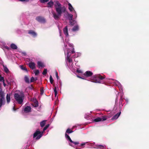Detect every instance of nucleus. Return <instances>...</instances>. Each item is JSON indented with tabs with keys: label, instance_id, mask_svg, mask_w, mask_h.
Here are the masks:
<instances>
[{
	"label": "nucleus",
	"instance_id": "dca6fc26",
	"mask_svg": "<svg viewBox=\"0 0 149 149\" xmlns=\"http://www.w3.org/2000/svg\"><path fill=\"white\" fill-rule=\"evenodd\" d=\"M31 109V107L27 106L24 109V112H30Z\"/></svg>",
	"mask_w": 149,
	"mask_h": 149
},
{
	"label": "nucleus",
	"instance_id": "603ef678",
	"mask_svg": "<svg viewBox=\"0 0 149 149\" xmlns=\"http://www.w3.org/2000/svg\"><path fill=\"white\" fill-rule=\"evenodd\" d=\"M72 54H73L75 53L74 52V50H73L72 51Z\"/></svg>",
	"mask_w": 149,
	"mask_h": 149
},
{
	"label": "nucleus",
	"instance_id": "4468645a",
	"mask_svg": "<svg viewBox=\"0 0 149 149\" xmlns=\"http://www.w3.org/2000/svg\"><path fill=\"white\" fill-rule=\"evenodd\" d=\"M47 5L48 7L52 8L54 5V2L52 0H51L47 3Z\"/></svg>",
	"mask_w": 149,
	"mask_h": 149
},
{
	"label": "nucleus",
	"instance_id": "0eeeda50",
	"mask_svg": "<svg viewBox=\"0 0 149 149\" xmlns=\"http://www.w3.org/2000/svg\"><path fill=\"white\" fill-rule=\"evenodd\" d=\"M107 119V117L106 116H103L101 117H98L95 118L94 121L95 122H98L101 121H103Z\"/></svg>",
	"mask_w": 149,
	"mask_h": 149
},
{
	"label": "nucleus",
	"instance_id": "c03bdc74",
	"mask_svg": "<svg viewBox=\"0 0 149 149\" xmlns=\"http://www.w3.org/2000/svg\"><path fill=\"white\" fill-rule=\"evenodd\" d=\"M22 54L24 56H26V53L25 52H22Z\"/></svg>",
	"mask_w": 149,
	"mask_h": 149
},
{
	"label": "nucleus",
	"instance_id": "473e14b6",
	"mask_svg": "<svg viewBox=\"0 0 149 149\" xmlns=\"http://www.w3.org/2000/svg\"><path fill=\"white\" fill-rule=\"evenodd\" d=\"M47 70L46 69H44V70L42 73V74L44 75H45L47 73Z\"/></svg>",
	"mask_w": 149,
	"mask_h": 149
},
{
	"label": "nucleus",
	"instance_id": "5701e85b",
	"mask_svg": "<svg viewBox=\"0 0 149 149\" xmlns=\"http://www.w3.org/2000/svg\"><path fill=\"white\" fill-rule=\"evenodd\" d=\"M68 5L69 6L68 8L69 10L70 11H72L74 9L71 4L70 3H69L68 4Z\"/></svg>",
	"mask_w": 149,
	"mask_h": 149
},
{
	"label": "nucleus",
	"instance_id": "e433bc0d",
	"mask_svg": "<svg viewBox=\"0 0 149 149\" xmlns=\"http://www.w3.org/2000/svg\"><path fill=\"white\" fill-rule=\"evenodd\" d=\"M39 73V71L38 70H36L35 72V75L36 76L38 75Z\"/></svg>",
	"mask_w": 149,
	"mask_h": 149
},
{
	"label": "nucleus",
	"instance_id": "9b49d317",
	"mask_svg": "<svg viewBox=\"0 0 149 149\" xmlns=\"http://www.w3.org/2000/svg\"><path fill=\"white\" fill-rule=\"evenodd\" d=\"M63 31L66 36H68V26H65V27L63 28Z\"/></svg>",
	"mask_w": 149,
	"mask_h": 149
},
{
	"label": "nucleus",
	"instance_id": "c9c22d12",
	"mask_svg": "<svg viewBox=\"0 0 149 149\" xmlns=\"http://www.w3.org/2000/svg\"><path fill=\"white\" fill-rule=\"evenodd\" d=\"M36 79H35L33 77H32L30 79V82H33L34 81H36Z\"/></svg>",
	"mask_w": 149,
	"mask_h": 149
},
{
	"label": "nucleus",
	"instance_id": "ddd939ff",
	"mask_svg": "<svg viewBox=\"0 0 149 149\" xmlns=\"http://www.w3.org/2000/svg\"><path fill=\"white\" fill-rule=\"evenodd\" d=\"M28 33L29 34H31L32 36L34 37L36 36H37L36 33L33 30L29 31Z\"/></svg>",
	"mask_w": 149,
	"mask_h": 149
},
{
	"label": "nucleus",
	"instance_id": "4c0bfd02",
	"mask_svg": "<svg viewBox=\"0 0 149 149\" xmlns=\"http://www.w3.org/2000/svg\"><path fill=\"white\" fill-rule=\"evenodd\" d=\"M40 94L41 95H43L44 93V90L42 88H41L40 90Z\"/></svg>",
	"mask_w": 149,
	"mask_h": 149
},
{
	"label": "nucleus",
	"instance_id": "6ab92c4d",
	"mask_svg": "<svg viewBox=\"0 0 149 149\" xmlns=\"http://www.w3.org/2000/svg\"><path fill=\"white\" fill-rule=\"evenodd\" d=\"M79 26L78 25H77L74 26L72 29L73 31H78L79 30Z\"/></svg>",
	"mask_w": 149,
	"mask_h": 149
},
{
	"label": "nucleus",
	"instance_id": "5fc2aeb1",
	"mask_svg": "<svg viewBox=\"0 0 149 149\" xmlns=\"http://www.w3.org/2000/svg\"><path fill=\"white\" fill-rule=\"evenodd\" d=\"M78 77H79V78H81L82 79V78L81 77H79V76H78Z\"/></svg>",
	"mask_w": 149,
	"mask_h": 149
},
{
	"label": "nucleus",
	"instance_id": "1a4fd4ad",
	"mask_svg": "<svg viewBox=\"0 0 149 149\" xmlns=\"http://www.w3.org/2000/svg\"><path fill=\"white\" fill-rule=\"evenodd\" d=\"M29 68L32 70L35 69L36 68L35 63L33 62L29 63Z\"/></svg>",
	"mask_w": 149,
	"mask_h": 149
},
{
	"label": "nucleus",
	"instance_id": "20e7f679",
	"mask_svg": "<svg viewBox=\"0 0 149 149\" xmlns=\"http://www.w3.org/2000/svg\"><path fill=\"white\" fill-rule=\"evenodd\" d=\"M65 137L67 140L68 141V143L70 146L74 147V145L79 144V142L78 141L74 142L73 141L69 135L67 134H65Z\"/></svg>",
	"mask_w": 149,
	"mask_h": 149
},
{
	"label": "nucleus",
	"instance_id": "c756f323",
	"mask_svg": "<svg viewBox=\"0 0 149 149\" xmlns=\"http://www.w3.org/2000/svg\"><path fill=\"white\" fill-rule=\"evenodd\" d=\"M4 98H0V108L2 106L3 104V100Z\"/></svg>",
	"mask_w": 149,
	"mask_h": 149
},
{
	"label": "nucleus",
	"instance_id": "2eb2a0df",
	"mask_svg": "<svg viewBox=\"0 0 149 149\" xmlns=\"http://www.w3.org/2000/svg\"><path fill=\"white\" fill-rule=\"evenodd\" d=\"M11 49H17V46L14 43H12L10 45Z\"/></svg>",
	"mask_w": 149,
	"mask_h": 149
},
{
	"label": "nucleus",
	"instance_id": "7c9ffc66",
	"mask_svg": "<svg viewBox=\"0 0 149 149\" xmlns=\"http://www.w3.org/2000/svg\"><path fill=\"white\" fill-rule=\"evenodd\" d=\"M67 59L69 63H70L72 62V59L70 58L69 56H67Z\"/></svg>",
	"mask_w": 149,
	"mask_h": 149
},
{
	"label": "nucleus",
	"instance_id": "c85d7f7f",
	"mask_svg": "<svg viewBox=\"0 0 149 149\" xmlns=\"http://www.w3.org/2000/svg\"><path fill=\"white\" fill-rule=\"evenodd\" d=\"M73 132V131L71 130L70 129H68L66 131V133H65V134H67V133H68V134L71 133Z\"/></svg>",
	"mask_w": 149,
	"mask_h": 149
},
{
	"label": "nucleus",
	"instance_id": "72a5a7b5",
	"mask_svg": "<svg viewBox=\"0 0 149 149\" xmlns=\"http://www.w3.org/2000/svg\"><path fill=\"white\" fill-rule=\"evenodd\" d=\"M40 2L42 3H44L47 2L49 1V0H40Z\"/></svg>",
	"mask_w": 149,
	"mask_h": 149
},
{
	"label": "nucleus",
	"instance_id": "8fccbe9b",
	"mask_svg": "<svg viewBox=\"0 0 149 149\" xmlns=\"http://www.w3.org/2000/svg\"><path fill=\"white\" fill-rule=\"evenodd\" d=\"M57 94V92H54V95L55 97H56Z\"/></svg>",
	"mask_w": 149,
	"mask_h": 149
},
{
	"label": "nucleus",
	"instance_id": "f8f14e48",
	"mask_svg": "<svg viewBox=\"0 0 149 149\" xmlns=\"http://www.w3.org/2000/svg\"><path fill=\"white\" fill-rule=\"evenodd\" d=\"M121 112H118L116 115L114 116L111 119L112 120H114L117 119L120 116Z\"/></svg>",
	"mask_w": 149,
	"mask_h": 149
},
{
	"label": "nucleus",
	"instance_id": "3c124183",
	"mask_svg": "<svg viewBox=\"0 0 149 149\" xmlns=\"http://www.w3.org/2000/svg\"><path fill=\"white\" fill-rule=\"evenodd\" d=\"M13 110L14 111H16V109H15V108L14 107L13 108Z\"/></svg>",
	"mask_w": 149,
	"mask_h": 149
},
{
	"label": "nucleus",
	"instance_id": "79ce46f5",
	"mask_svg": "<svg viewBox=\"0 0 149 149\" xmlns=\"http://www.w3.org/2000/svg\"><path fill=\"white\" fill-rule=\"evenodd\" d=\"M70 24L71 26H73L74 25V23L71 21H70Z\"/></svg>",
	"mask_w": 149,
	"mask_h": 149
},
{
	"label": "nucleus",
	"instance_id": "864d4df0",
	"mask_svg": "<svg viewBox=\"0 0 149 149\" xmlns=\"http://www.w3.org/2000/svg\"><path fill=\"white\" fill-rule=\"evenodd\" d=\"M98 111H104V110H98Z\"/></svg>",
	"mask_w": 149,
	"mask_h": 149
},
{
	"label": "nucleus",
	"instance_id": "a18cd8bd",
	"mask_svg": "<svg viewBox=\"0 0 149 149\" xmlns=\"http://www.w3.org/2000/svg\"><path fill=\"white\" fill-rule=\"evenodd\" d=\"M19 0L21 1H26V2L28 1H29V0Z\"/></svg>",
	"mask_w": 149,
	"mask_h": 149
},
{
	"label": "nucleus",
	"instance_id": "58836bf2",
	"mask_svg": "<svg viewBox=\"0 0 149 149\" xmlns=\"http://www.w3.org/2000/svg\"><path fill=\"white\" fill-rule=\"evenodd\" d=\"M87 143V142L83 143H81L80 146H79L80 147V146H84Z\"/></svg>",
	"mask_w": 149,
	"mask_h": 149
},
{
	"label": "nucleus",
	"instance_id": "a19ab883",
	"mask_svg": "<svg viewBox=\"0 0 149 149\" xmlns=\"http://www.w3.org/2000/svg\"><path fill=\"white\" fill-rule=\"evenodd\" d=\"M4 48L8 50H9L10 49V47L7 46H4Z\"/></svg>",
	"mask_w": 149,
	"mask_h": 149
},
{
	"label": "nucleus",
	"instance_id": "6e6d98bb",
	"mask_svg": "<svg viewBox=\"0 0 149 149\" xmlns=\"http://www.w3.org/2000/svg\"><path fill=\"white\" fill-rule=\"evenodd\" d=\"M77 72H80L79 71H78V70H77Z\"/></svg>",
	"mask_w": 149,
	"mask_h": 149
},
{
	"label": "nucleus",
	"instance_id": "a878e982",
	"mask_svg": "<svg viewBox=\"0 0 149 149\" xmlns=\"http://www.w3.org/2000/svg\"><path fill=\"white\" fill-rule=\"evenodd\" d=\"M0 97L1 98H4V93L2 90H0Z\"/></svg>",
	"mask_w": 149,
	"mask_h": 149
},
{
	"label": "nucleus",
	"instance_id": "9d476101",
	"mask_svg": "<svg viewBox=\"0 0 149 149\" xmlns=\"http://www.w3.org/2000/svg\"><path fill=\"white\" fill-rule=\"evenodd\" d=\"M84 74L86 77H89L93 75V73L90 71H87L85 72Z\"/></svg>",
	"mask_w": 149,
	"mask_h": 149
},
{
	"label": "nucleus",
	"instance_id": "b1692460",
	"mask_svg": "<svg viewBox=\"0 0 149 149\" xmlns=\"http://www.w3.org/2000/svg\"><path fill=\"white\" fill-rule=\"evenodd\" d=\"M46 120H44L40 123V125L41 127H42L44 126L46 123Z\"/></svg>",
	"mask_w": 149,
	"mask_h": 149
},
{
	"label": "nucleus",
	"instance_id": "ea45409f",
	"mask_svg": "<svg viewBox=\"0 0 149 149\" xmlns=\"http://www.w3.org/2000/svg\"><path fill=\"white\" fill-rule=\"evenodd\" d=\"M6 81L7 83L8 84V85H11V84L10 83V81H9V80H6Z\"/></svg>",
	"mask_w": 149,
	"mask_h": 149
},
{
	"label": "nucleus",
	"instance_id": "09e8293b",
	"mask_svg": "<svg viewBox=\"0 0 149 149\" xmlns=\"http://www.w3.org/2000/svg\"><path fill=\"white\" fill-rule=\"evenodd\" d=\"M9 81H10L11 83V82L13 81V80L12 79H9Z\"/></svg>",
	"mask_w": 149,
	"mask_h": 149
},
{
	"label": "nucleus",
	"instance_id": "37998d69",
	"mask_svg": "<svg viewBox=\"0 0 149 149\" xmlns=\"http://www.w3.org/2000/svg\"><path fill=\"white\" fill-rule=\"evenodd\" d=\"M56 75L57 79H59V77L58 76V74L57 72H56Z\"/></svg>",
	"mask_w": 149,
	"mask_h": 149
},
{
	"label": "nucleus",
	"instance_id": "412c9836",
	"mask_svg": "<svg viewBox=\"0 0 149 149\" xmlns=\"http://www.w3.org/2000/svg\"><path fill=\"white\" fill-rule=\"evenodd\" d=\"M68 17L70 21H72V20L73 15L71 14H68Z\"/></svg>",
	"mask_w": 149,
	"mask_h": 149
},
{
	"label": "nucleus",
	"instance_id": "f704fd0d",
	"mask_svg": "<svg viewBox=\"0 0 149 149\" xmlns=\"http://www.w3.org/2000/svg\"><path fill=\"white\" fill-rule=\"evenodd\" d=\"M0 81L2 82L5 81L4 77H2L1 75H0Z\"/></svg>",
	"mask_w": 149,
	"mask_h": 149
},
{
	"label": "nucleus",
	"instance_id": "cd10ccee",
	"mask_svg": "<svg viewBox=\"0 0 149 149\" xmlns=\"http://www.w3.org/2000/svg\"><path fill=\"white\" fill-rule=\"evenodd\" d=\"M3 66L4 71L6 73H8L9 72V70L4 65H3Z\"/></svg>",
	"mask_w": 149,
	"mask_h": 149
},
{
	"label": "nucleus",
	"instance_id": "bb28decb",
	"mask_svg": "<svg viewBox=\"0 0 149 149\" xmlns=\"http://www.w3.org/2000/svg\"><path fill=\"white\" fill-rule=\"evenodd\" d=\"M22 115L25 117H27L29 114V112H22Z\"/></svg>",
	"mask_w": 149,
	"mask_h": 149
},
{
	"label": "nucleus",
	"instance_id": "2f4dec72",
	"mask_svg": "<svg viewBox=\"0 0 149 149\" xmlns=\"http://www.w3.org/2000/svg\"><path fill=\"white\" fill-rule=\"evenodd\" d=\"M51 84L53 83L54 80L53 79L51 75H50L49 78Z\"/></svg>",
	"mask_w": 149,
	"mask_h": 149
},
{
	"label": "nucleus",
	"instance_id": "13d9d810",
	"mask_svg": "<svg viewBox=\"0 0 149 149\" xmlns=\"http://www.w3.org/2000/svg\"><path fill=\"white\" fill-rule=\"evenodd\" d=\"M76 149H77V148H76Z\"/></svg>",
	"mask_w": 149,
	"mask_h": 149
},
{
	"label": "nucleus",
	"instance_id": "4d7b16f0",
	"mask_svg": "<svg viewBox=\"0 0 149 149\" xmlns=\"http://www.w3.org/2000/svg\"><path fill=\"white\" fill-rule=\"evenodd\" d=\"M35 79H36L37 80V78Z\"/></svg>",
	"mask_w": 149,
	"mask_h": 149
},
{
	"label": "nucleus",
	"instance_id": "f3484780",
	"mask_svg": "<svg viewBox=\"0 0 149 149\" xmlns=\"http://www.w3.org/2000/svg\"><path fill=\"white\" fill-rule=\"evenodd\" d=\"M24 80L25 82L27 83H30L29 79V77L27 75H25L24 76Z\"/></svg>",
	"mask_w": 149,
	"mask_h": 149
},
{
	"label": "nucleus",
	"instance_id": "423d86ee",
	"mask_svg": "<svg viewBox=\"0 0 149 149\" xmlns=\"http://www.w3.org/2000/svg\"><path fill=\"white\" fill-rule=\"evenodd\" d=\"M36 19L38 22L42 23H45L46 22V19L43 17L40 16L36 17Z\"/></svg>",
	"mask_w": 149,
	"mask_h": 149
},
{
	"label": "nucleus",
	"instance_id": "f03ea898",
	"mask_svg": "<svg viewBox=\"0 0 149 149\" xmlns=\"http://www.w3.org/2000/svg\"><path fill=\"white\" fill-rule=\"evenodd\" d=\"M49 125L48 124L44 128L43 131L41 132L39 129H38L33 134V138L36 139H39L42 136L44 132L49 127Z\"/></svg>",
	"mask_w": 149,
	"mask_h": 149
},
{
	"label": "nucleus",
	"instance_id": "f257e3e1",
	"mask_svg": "<svg viewBox=\"0 0 149 149\" xmlns=\"http://www.w3.org/2000/svg\"><path fill=\"white\" fill-rule=\"evenodd\" d=\"M54 6L57 14L54 12L52 14L54 19H59L62 13L65 12L66 8L64 6L62 7L61 4L58 1H54Z\"/></svg>",
	"mask_w": 149,
	"mask_h": 149
},
{
	"label": "nucleus",
	"instance_id": "a211bd4d",
	"mask_svg": "<svg viewBox=\"0 0 149 149\" xmlns=\"http://www.w3.org/2000/svg\"><path fill=\"white\" fill-rule=\"evenodd\" d=\"M32 104L33 107H37L38 106V102L37 100H36Z\"/></svg>",
	"mask_w": 149,
	"mask_h": 149
},
{
	"label": "nucleus",
	"instance_id": "49530a36",
	"mask_svg": "<svg viewBox=\"0 0 149 149\" xmlns=\"http://www.w3.org/2000/svg\"><path fill=\"white\" fill-rule=\"evenodd\" d=\"M54 92H57L56 90V87H55V88H54Z\"/></svg>",
	"mask_w": 149,
	"mask_h": 149
},
{
	"label": "nucleus",
	"instance_id": "4be33fe9",
	"mask_svg": "<svg viewBox=\"0 0 149 149\" xmlns=\"http://www.w3.org/2000/svg\"><path fill=\"white\" fill-rule=\"evenodd\" d=\"M96 148H100L101 149H103L104 148V146L103 145L97 144L96 145Z\"/></svg>",
	"mask_w": 149,
	"mask_h": 149
},
{
	"label": "nucleus",
	"instance_id": "6e6552de",
	"mask_svg": "<svg viewBox=\"0 0 149 149\" xmlns=\"http://www.w3.org/2000/svg\"><path fill=\"white\" fill-rule=\"evenodd\" d=\"M38 67L39 68H42L45 67L44 63L41 61H38L37 63Z\"/></svg>",
	"mask_w": 149,
	"mask_h": 149
},
{
	"label": "nucleus",
	"instance_id": "7ed1b4c3",
	"mask_svg": "<svg viewBox=\"0 0 149 149\" xmlns=\"http://www.w3.org/2000/svg\"><path fill=\"white\" fill-rule=\"evenodd\" d=\"M24 95L22 93H15L14 97L15 100L19 104H22L23 103L24 98Z\"/></svg>",
	"mask_w": 149,
	"mask_h": 149
},
{
	"label": "nucleus",
	"instance_id": "de8ad7c7",
	"mask_svg": "<svg viewBox=\"0 0 149 149\" xmlns=\"http://www.w3.org/2000/svg\"><path fill=\"white\" fill-rule=\"evenodd\" d=\"M3 85L4 87H6V84L5 83V81L3 82Z\"/></svg>",
	"mask_w": 149,
	"mask_h": 149
},
{
	"label": "nucleus",
	"instance_id": "393cba45",
	"mask_svg": "<svg viewBox=\"0 0 149 149\" xmlns=\"http://www.w3.org/2000/svg\"><path fill=\"white\" fill-rule=\"evenodd\" d=\"M20 68L22 70H25L26 72H28L27 69L25 67H24V65H20Z\"/></svg>",
	"mask_w": 149,
	"mask_h": 149
},
{
	"label": "nucleus",
	"instance_id": "39448f33",
	"mask_svg": "<svg viewBox=\"0 0 149 149\" xmlns=\"http://www.w3.org/2000/svg\"><path fill=\"white\" fill-rule=\"evenodd\" d=\"M95 79L93 81V82L96 83H100V81L99 80H102L105 78V77L100 75L95 76Z\"/></svg>",
	"mask_w": 149,
	"mask_h": 149
},
{
	"label": "nucleus",
	"instance_id": "aec40b11",
	"mask_svg": "<svg viewBox=\"0 0 149 149\" xmlns=\"http://www.w3.org/2000/svg\"><path fill=\"white\" fill-rule=\"evenodd\" d=\"M6 100L7 102L8 103H9L10 100V95H8V94H7L6 95Z\"/></svg>",
	"mask_w": 149,
	"mask_h": 149
}]
</instances>
